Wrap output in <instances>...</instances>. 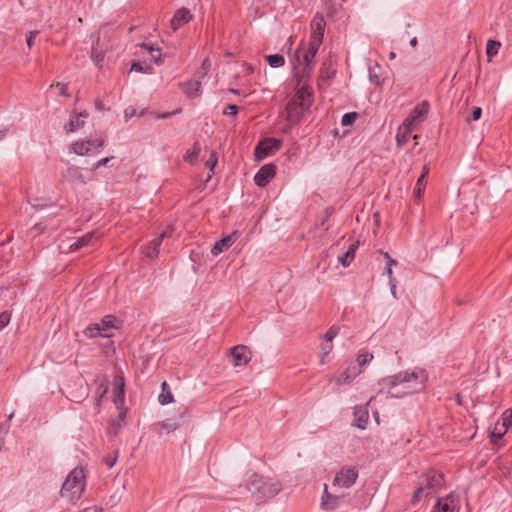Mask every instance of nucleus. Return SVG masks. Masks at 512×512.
Segmentation results:
<instances>
[{"mask_svg":"<svg viewBox=\"0 0 512 512\" xmlns=\"http://www.w3.org/2000/svg\"><path fill=\"white\" fill-rule=\"evenodd\" d=\"M427 380L428 374L426 370L415 368L384 377L379 380L378 384L381 387V391L387 389L388 397L403 398L421 392L425 388Z\"/></svg>","mask_w":512,"mask_h":512,"instance_id":"f257e3e1","label":"nucleus"},{"mask_svg":"<svg viewBox=\"0 0 512 512\" xmlns=\"http://www.w3.org/2000/svg\"><path fill=\"white\" fill-rule=\"evenodd\" d=\"M314 101L313 90L308 85L298 88L286 105L287 121L290 125L299 123Z\"/></svg>","mask_w":512,"mask_h":512,"instance_id":"f03ea898","label":"nucleus"},{"mask_svg":"<svg viewBox=\"0 0 512 512\" xmlns=\"http://www.w3.org/2000/svg\"><path fill=\"white\" fill-rule=\"evenodd\" d=\"M281 489V483L278 480L257 474L253 475V479L248 484V490L258 502H265L274 498Z\"/></svg>","mask_w":512,"mask_h":512,"instance_id":"7ed1b4c3","label":"nucleus"},{"mask_svg":"<svg viewBox=\"0 0 512 512\" xmlns=\"http://www.w3.org/2000/svg\"><path fill=\"white\" fill-rule=\"evenodd\" d=\"M85 473L82 467H75L66 477L60 495L68 501H78L85 489Z\"/></svg>","mask_w":512,"mask_h":512,"instance_id":"20e7f679","label":"nucleus"},{"mask_svg":"<svg viewBox=\"0 0 512 512\" xmlns=\"http://www.w3.org/2000/svg\"><path fill=\"white\" fill-rule=\"evenodd\" d=\"M117 319L113 315H106L100 322L90 324L85 330L84 335L88 338H110L113 336L111 330L116 327Z\"/></svg>","mask_w":512,"mask_h":512,"instance_id":"39448f33","label":"nucleus"},{"mask_svg":"<svg viewBox=\"0 0 512 512\" xmlns=\"http://www.w3.org/2000/svg\"><path fill=\"white\" fill-rule=\"evenodd\" d=\"M106 143V136L101 133L98 137H96L94 140H78L73 142L70 145V151L79 155L84 156L89 154L93 149L96 150V152H100Z\"/></svg>","mask_w":512,"mask_h":512,"instance_id":"423d86ee","label":"nucleus"},{"mask_svg":"<svg viewBox=\"0 0 512 512\" xmlns=\"http://www.w3.org/2000/svg\"><path fill=\"white\" fill-rule=\"evenodd\" d=\"M281 146V140L276 138H265L264 140L260 141L254 149L255 159L257 161H261L277 152Z\"/></svg>","mask_w":512,"mask_h":512,"instance_id":"0eeeda50","label":"nucleus"},{"mask_svg":"<svg viewBox=\"0 0 512 512\" xmlns=\"http://www.w3.org/2000/svg\"><path fill=\"white\" fill-rule=\"evenodd\" d=\"M358 478V470L355 467H343L333 479L332 487L350 488Z\"/></svg>","mask_w":512,"mask_h":512,"instance_id":"6e6552de","label":"nucleus"},{"mask_svg":"<svg viewBox=\"0 0 512 512\" xmlns=\"http://www.w3.org/2000/svg\"><path fill=\"white\" fill-rule=\"evenodd\" d=\"M320 44H316L312 41H309L307 47H300L295 52V57L300 62V58H302V62L304 65V72L308 73L314 65V58L319 50Z\"/></svg>","mask_w":512,"mask_h":512,"instance_id":"1a4fd4ad","label":"nucleus"},{"mask_svg":"<svg viewBox=\"0 0 512 512\" xmlns=\"http://www.w3.org/2000/svg\"><path fill=\"white\" fill-rule=\"evenodd\" d=\"M326 27V21L322 14L317 13L311 21V33L310 40L316 44H322L324 32Z\"/></svg>","mask_w":512,"mask_h":512,"instance_id":"9d476101","label":"nucleus"},{"mask_svg":"<svg viewBox=\"0 0 512 512\" xmlns=\"http://www.w3.org/2000/svg\"><path fill=\"white\" fill-rule=\"evenodd\" d=\"M276 174V166L272 163L262 166L254 176V182L258 187H266Z\"/></svg>","mask_w":512,"mask_h":512,"instance_id":"9b49d317","label":"nucleus"},{"mask_svg":"<svg viewBox=\"0 0 512 512\" xmlns=\"http://www.w3.org/2000/svg\"><path fill=\"white\" fill-rule=\"evenodd\" d=\"M252 353L245 345H237L231 349V358L234 366H244L251 360Z\"/></svg>","mask_w":512,"mask_h":512,"instance_id":"f8f14e48","label":"nucleus"},{"mask_svg":"<svg viewBox=\"0 0 512 512\" xmlns=\"http://www.w3.org/2000/svg\"><path fill=\"white\" fill-rule=\"evenodd\" d=\"M421 485L426 487V494H430L435 492L438 488L443 485V475L434 470H431L426 473L424 476Z\"/></svg>","mask_w":512,"mask_h":512,"instance_id":"ddd939ff","label":"nucleus"},{"mask_svg":"<svg viewBox=\"0 0 512 512\" xmlns=\"http://www.w3.org/2000/svg\"><path fill=\"white\" fill-rule=\"evenodd\" d=\"M165 236V232L155 236L148 244L141 248L142 253L150 259L156 258L158 256L159 248Z\"/></svg>","mask_w":512,"mask_h":512,"instance_id":"4468645a","label":"nucleus"},{"mask_svg":"<svg viewBox=\"0 0 512 512\" xmlns=\"http://www.w3.org/2000/svg\"><path fill=\"white\" fill-rule=\"evenodd\" d=\"M64 177L73 184L85 185L88 182L83 174V170L80 167L69 165L66 169Z\"/></svg>","mask_w":512,"mask_h":512,"instance_id":"2eb2a0df","label":"nucleus"},{"mask_svg":"<svg viewBox=\"0 0 512 512\" xmlns=\"http://www.w3.org/2000/svg\"><path fill=\"white\" fill-rule=\"evenodd\" d=\"M89 114L86 111L75 113L70 120L65 124L64 129L67 133L75 132L76 130L84 127L85 119Z\"/></svg>","mask_w":512,"mask_h":512,"instance_id":"dca6fc26","label":"nucleus"},{"mask_svg":"<svg viewBox=\"0 0 512 512\" xmlns=\"http://www.w3.org/2000/svg\"><path fill=\"white\" fill-rule=\"evenodd\" d=\"M192 18V14L187 8H181L176 11L170 21V26L173 31L178 30L183 24L188 23Z\"/></svg>","mask_w":512,"mask_h":512,"instance_id":"f3484780","label":"nucleus"},{"mask_svg":"<svg viewBox=\"0 0 512 512\" xmlns=\"http://www.w3.org/2000/svg\"><path fill=\"white\" fill-rule=\"evenodd\" d=\"M183 92L189 97V98H195L198 97L201 94V79H192L188 82H185L181 84Z\"/></svg>","mask_w":512,"mask_h":512,"instance_id":"a211bd4d","label":"nucleus"},{"mask_svg":"<svg viewBox=\"0 0 512 512\" xmlns=\"http://www.w3.org/2000/svg\"><path fill=\"white\" fill-rule=\"evenodd\" d=\"M339 500H340L339 496H335L328 492V487L325 484L324 492H323L322 499H321V507L323 509L334 510L338 507Z\"/></svg>","mask_w":512,"mask_h":512,"instance_id":"6ab92c4d","label":"nucleus"},{"mask_svg":"<svg viewBox=\"0 0 512 512\" xmlns=\"http://www.w3.org/2000/svg\"><path fill=\"white\" fill-rule=\"evenodd\" d=\"M233 235L234 234L227 235V236L223 237L222 239H220L219 241H216L214 246L211 249V254L213 256H218L220 253H222L223 251H225L229 247H231L234 242Z\"/></svg>","mask_w":512,"mask_h":512,"instance_id":"aec40b11","label":"nucleus"},{"mask_svg":"<svg viewBox=\"0 0 512 512\" xmlns=\"http://www.w3.org/2000/svg\"><path fill=\"white\" fill-rule=\"evenodd\" d=\"M429 171H430L429 167L427 165H424L423 171L417 179V182H416V185H415L414 191H413V194L417 199H420L424 194L425 187H426L425 179L428 176Z\"/></svg>","mask_w":512,"mask_h":512,"instance_id":"412c9836","label":"nucleus"},{"mask_svg":"<svg viewBox=\"0 0 512 512\" xmlns=\"http://www.w3.org/2000/svg\"><path fill=\"white\" fill-rule=\"evenodd\" d=\"M358 249V242H353L349 245L346 252L338 256V262L343 267H348L355 258L356 250Z\"/></svg>","mask_w":512,"mask_h":512,"instance_id":"4be33fe9","label":"nucleus"},{"mask_svg":"<svg viewBox=\"0 0 512 512\" xmlns=\"http://www.w3.org/2000/svg\"><path fill=\"white\" fill-rule=\"evenodd\" d=\"M94 237H95V233L94 232L86 233L84 236L78 238L75 242L70 244L69 250L74 252V251H77V250H79V249H81L83 247L88 246L92 242Z\"/></svg>","mask_w":512,"mask_h":512,"instance_id":"5701e85b","label":"nucleus"},{"mask_svg":"<svg viewBox=\"0 0 512 512\" xmlns=\"http://www.w3.org/2000/svg\"><path fill=\"white\" fill-rule=\"evenodd\" d=\"M428 111H429V104L427 101H423L414 107L410 116L413 117L417 121H421L427 116Z\"/></svg>","mask_w":512,"mask_h":512,"instance_id":"b1692460","label":"nucleus"},{"mask_svg":"<svg viewBox=\"0 0 512 512\" xmlns=\"http://www.w3.org/2000/svg\"><path fill=\"white\" fill-rule=\"evenodd\" d=\"M354 415L355 421L353 425L359 429H365L369 419L368 412L362 409H355Z\"/></svg>","mask_w":512,"mask_h":512,"instance_id":"393cba45","label":"nucleus"},{"mask_svg":"<svg viewBox=\"0 0 512 512\" xmlns=\"http://www.w3.org/2000/svg\"><path fill=\"white\" fill-rule=\"evenodd\" d=\"M162 393L158 397V401L162 405H167L174 401L173 395L170 391L169 385L166 381H163L161 384Z\"/></svg>","mask_w":512,"mask_h":512,"instance_id":"a878e982","label":"nucleus"},{"mask_svg":"<svg viewBox=\"0 0 512 512\" xmlns=\"http://www.w3.org/2000/svg\"><path fill=\"white\" fill-rule=\"evenodd\" d=\"M200 146L196 142L194 143L193 147L191 149H188L183 157L184 161L190 164L196 163L198 156L200 154Z\"/></svg>","mask_w":512,"mask_h":512,"instance_id":"bb28decb","label":"nucleus"},{"mask_svg":"<svg viewBox=\"0 0 512 512\" xmlns=\"http://www.w3.org/2000/svg\"><path fill=\"white\" fill-rule=\"evenodd\" d=\"M139 46L141 49H145L148 51V53L151 55V60L153 61V63H155L156 65H160L162 63L161 52L159 49H155L153 48L152 45L147 43H142Z\"/></svg>","mask_w":512,"mask_h":512,"instance_id":"cd10ccee","label":"nucleus"},{"mask_svg":"<svg viewBox=\"0 0 512 512\" xmlns=\"http://www.w3.org/2000/svg\"><path fill=\"white\" fill-rule=\"evenodd\" d=\"M411 132H409L408 128H398L397 134H396V144L398 147L404 146L411 137Z\"/></svg>","mask_w":512,"mask_h":512,"instance_id":"c85d7f7f","label":"nucleus"},{"mask_svg":"<svg viewBox=\"0 0 512 512\" xmlns=\"http://www.w3.org/2000/svg\"><path fill=\"white\" fill-rule=\"evenodd\" d=\"M265 58L272 68H279L285 64L284 56L281 54H271L267 55Z\"/></svg>","mask_w":512,"mask_h":512,"instance_id":"c756f323","label":"nucleus"},{"mask_svg":"<svg viewBox=\"0 0 512 512\" xmlns=\"http://www.w3.org/2000/svg\"><path fill=\"white\" fill-rule=\"evenodd\" d=\"M130 71H135V72L144 73V74H152L154 72V68L150 64L147 65V64H142L141 62H134L131 65Z\"/></svg>","mask_w":512,"mask_h":512,"instance_id":"7c9ffc66","label":"nucleus"},{"mask_svg":"<svg viewBox=\"0 0 512 512\" xmlns=\"http://www.w3.org/2000/svg\"><path fill=\"white\" fill-rule=\"evenodd\" d=\"M501 44L496 40H488L486 44V54L489 57L497 55Z\"/></svg>","mask_w":512,"mask_h":512,"instance_id":"2f4dec72","label":"nucleus"},{"mask_svg":"<svg viewBox=\"0 0 512 512\" xmlns=\"http://www.w3.org/2000/svg\"><path fill=\"white\" fill-rule=\"evenodd\" d=\"M373 359V354L367 351H361L357 355V362L359 366L363 367L369 364Z\"/></svg>","mask_w":512,"mask_h":512,"instance_id":"473e14b6","label":"nucleus"},{"mask_svg":"<svg viewBox=\"0 0 512 512\" xmlns=\"http://www.w3.org/2000/svg\"><path fill=\"white\" fill-rule=\"evenodd\" d=\"M426 487H423L421 484L420 486L415 490L411 502L412 504L416 505L422 498L427 497L429 494H426Z\"/></svg>","mask_w":512,"mask_h":512,"instance_id":"72a5a7b5","label":"nucleus"},{"mask_svg":"<svg viewBox=\"0 0 512 512\" xmlns=\"http://www.w3.org/2000/svg\"><path fill=\"white\" fill-rule=\"evenodd\" d=\"M453 509L451 508L450 504L447 503V501L445 500H442V499H438L435 506H434V509H433V512H452Z\"/></svg>","mask_w":512,"mask_h":512,"instance_id":"f704fd0d","label":"nucleus"},{"mask_svg":"<svg viewBox=\"0 0 512 512\" xmlns=\"http://www.w3.org/2000/svg\"><path fill=\"white\" fill-rule=\"evenodd\" d=\"M104 58H105V54L102 51H98L96 49L92 50L91 59L97 67H101V65L104 61Z\"/></svg>","mask_w":512,"mask_h":512,"instance_id":"c9c22d12","label":"nucleus"},{"mask_svg":"<svg viewBox=\"0 0 512 512\" xmlns=\"http://www.w3.org/2000/svg\"><path fill=\"white\" fill-rule=\"evenodd\" d=\"M339 333V327L331 326L328 331L323 335L325 342H332Z\"/></svg>","mask_w":512,"mask_h":512,"instance_id":"e433bc0d","label":"nucleus"},{"mask_svg":"<svg viewBox=\"0 0 512 512\" xmlns=\"http://www.w3.org/2000/svg\"><path fill=\"white\" fill-rule=\"evenodd\" d=\"M357 117L358 114L356 112L345 113L341 119L342 126L351 125L356 120Z\"/></svg>","mask_w":512,"mask_h":512,"instance_id":"4c0bfd02","label":"nucleus"},{"mask_svg":"<svg viewBox=\"0 0 512 512\" xmlns=\"http://www.w3.org/2000/svg\"><path fill=\"white\" fill-rule=\"evenodd\" d=\"M210 67H211V62L208 58H206L202 62V65H201L199 71L197 72V74L199 76L198 78H200V79L204 78L207 75L208 71L210 70Z\"/></svg>","mask_w":512,"mask_h":512,"instance_id":"58836bf2","label":"nucleus"},{"mask_svg":"<svg viewBox=\"0 0 512 512\" xmlns=\"http://www.w3.org/2000/svg\"><path fill=\"white\" fill-rule=\"evenodd\" d=\"M503 426L506 428L512 426V408L506 409L501 416Z\"/></svg>","mask_w":512,"mask_h":512,"instance_id":"ea45409f","label":"nucleus"},{"mask_svg":"<svg viewBox=\"0 0 512 512\" xmlns=\"http://www.w3.org/2000/svg\"><path fill=\"white\" fill-rule=\"evenodd\" d=\"M416 121L413 117H411L410 115L404 120V122L402 123V125L400 126L401 128H408L409 129V132H413V130L415 129V126H416Z\"/></svg>","mask_w":512,"mask_h":512,"instance_id":"a19ab883","label":"nucleus"},{"mask_svg":"<svg viewBox=\"0 0 512 512\" xmlns=\"http://www.w3.org/2000/svg\"><path fill=\"white\" fill-rule=\"evenodd\" d=\"M114 157L111 156V157H105V158H102L100 159L99 161H97L91 168V172H95L97 169H99L100 167L102 166H107L109 164V162L113 159Z\"/></svg>","mask_w":512,"mask_h":512,"instance_id":"79ce46f5","label":"nucleus"},{"mask_svg":"<svg viewBox=\"0 0 512 512\" xmlns=\"http://www.w3.org/2000/svg\"><path fill=\"white\" fill-rule=\"evenodd\" d=\"M333 349V345H332V342H326L325 344H323L321 346V352H322V359H321V363L324 362V359L326 356H328L330 354V352L332 351Z\"/></svg>","mask_w":512,"mask_h":512,"instance_id":"37998d69","label":"nucleus"},{"mask_svg":"<svg viewBox=\"0 0 512 512\" xmlns=\"http://www.w3.org/2000/svg\"><path fill=\"white\" fill-rule=\"evenodd\" d=\"M180 112H181L180 109H176V110L171 111V112H164V113L151 112V114H153L154 117L157 118V119H165V118L170 117L171 115H175V114H178Z\"/></svg>","mask_w":512,"mask_h":512,"instance_id":"c03bdc74","label":"nucleus"},{"mask_svg":"<svg viewBox=\"0 0 512 512\" xmlns=\"http://www.w3.org/2000/svg\"><path fill=\"white\" fill-rule=\"evenodd\" d=\"M238 113V106L235 104H228L226 109L223 111L224 115L236 116Z\"/></svg>","mask_w":512,"mask_h":512,"instance_id":"a18cd8bd","label":"nucleus"},{"mask_svg":"<svg viewBox=\"0 0 512 512\" xmlns=\"http://www.w3.org/2000/svg\"><path fill=\"white\" fill-rule=\"evenodd\" d=\"M10 322V314L7 312L0 313V330L6 327Z\"/></svg>","mask_w":512,"mask_h":512,"instance_id":"49530a36","label":"nucleus"},{"mask_svg":"<svg viewBox=\"0 0 512 512\" xmlns=\"http://www.w3.org/2000/svg\"><path fill=\"white\" fill-rule=\"evenodd\" d=\"M107 393V387H98L96 391L97 400H96V407L98 408L100 406V402L102 397Z\"/></svg>","mask_w":512,"mask_h":512,"instance_id":"de8ad7c7","label":"nucleus"},{"mask_svg":"<svg viewBox=\"0 0 512 512\" xmlns=\"http://www.w3.org/2000/svg\"><path fill=\"white\" fill-rule=\"evenodd\" d=\"M39 34L38 31H31L26 39V43H27V46L29 49H32L33 45H34V39L36 38V36Z\"/></svg>","mask_w":512,"mask_h":512,"instance_id":"09e8293b","label":"nucleus"},{"mask_svg":"<svg viewBox=\"0 0 512 512\" xmlns=\"http://www.w3.org/2000/svg\"><path fill=\"white\" fill-rule=\"evenodd\" d=\"M389 286L392 296L397 299V282L395 278H391L389 281Z\"/></svg>","mask_w":512,"mask_h":512,"instance_id":"8fccbe9b","label":"nucleus"},{"mask_svg":"<svg viewBox=\"0 0 512 512\" xmlns=\"http://www.w3.org/2000/svg\"><path fill=\"white\" fill-rule=\"evenodd\" d=\"M482 109L480 107H474L471 115L473 121H477L481 118Z\"/></svg>","mask_w":512,"mask_h":512,"instance_id":"3c124183","label":"nucleus"},{"mask_svg":"<svg viewBox=\"0 0 512 512\" xmlns=\"http://www.w3.org/2000/svg\"><path fill=\"white\" fill-rule=\"evenodd\" d=\"M57 87H59V94L61 96H69L68 94V85L65 83H57Z\"/></svg>","mask_w":512,"mask_h":512,"instance_id":"603ef678","label":"nucleus"},{"mask_svg":"<svg viewBox=\"0 0 512 512\" xmlns=\"http://www.w3.org/2000/svg\"><path fill=\"white\" fill-rule=\"evenodd\" d=\"M369 79L372 83L374 84H379V77L378 75L374 72V68H369Z\"/></svg>","mask_w":512,"mask_h":512,"instance_id":"864d4df0","label":"nucleus"},{"mask_svg":"<svg viewBox=\"0 0 512 512\" xmlns=\"http://www.w3.org/2000/svg\"><path fill=\"white\" fill-rule=\"evenodd\" d=\"M136 115V108L130 106L125 110V118L126 120Z\"/></svg>","mask_w":512,"mask_h":512,"instance_id":"5fc2aeb1","label":"nucleus"},{"mask_svg":"<svg viewBox=\"0 0 512 512\" xmlns=\"http://www.w3.org/2000/svg\"><path fill=\"white\" fill-rule=\"evenodd\" d=\"M216 163H217V158L214 156V154H212L210 159L207 160L206 166L210 167V170L213 171L214 170V166L216 165Z\"/></svg>","mask_w":512,"mask_h":512,"instance_id":"6e6d98bb","label":"nucleus"},{"mask_svg":"<svg viewBox=\"0 0 512 512\" xmlns=\"http://www.w3.org/2000/svg\"><path fill=\"white\" fill-rule=\"evenodd\" d=\"M117 457H118V453L116 452V455L112 459H109V458L104 459V462L108 466V468H112L115 465V463L117 461Z\"/></svg>","mask_w":512,"mask_h":512,"instance_id":"4d7b16f0","label":"nucleus"},{"mask_svg":"<svg viewBox=\"0 0 512 512\" xmlns=\"http://www.w3.org/2000/svg\"><path fill=\"white\" fill-rule=\"evenodd\" d=\"M384 257L387 259V265H390V267H392L393 265H397V261L391 258L389 253L385 252Z\"/></svg>","mask_w":512,"mask_h":512,"instance_id":"13d9d810","label":"nucleus"},{"mask_svg":"<svg viewBox=\"0 0 512 512\" xmlns=\"http://www.w3.org/2000/svg\"><path fill=\"white\" fill-rule=\"evenodd\" d=\"M503 434L499 433V434H495V433H492L491 435V441L493 443H497V440H500L502 438Z\"/></svg>","mask_w":512,"mask_h":512,"instance_id":"bf43d9fd","label":"nucleus"},{"mask_svg":"<svg viewBox=\"0 0 512 512\" xmlns=\"http://www.w3.org/2000/svg\"><path fill=\"white\" fill-rule=\"evenodd\" d=\"M386 274L388 275L389 277V281L391 280V278H393V271H392V267H390V265H387L386 267Z\"/></svg>","mask_w":512,"mask_h":512,"instance_id":"052dcab7","label":"nucleus"},{"mask_svg":"<svg viewBox=\"0 0 512 512\" xmlns=\"http://www.w3.org/2000/svg\"><path fill=\"white\" fill-rule=\"evenodd\" d=\"M8 134V129L0 130V141L4 140Z\"/></svg>","mask_w":512,"mask_h":512,"instance_id":"680f3d73","label":"nucleus"},{"mask_svg":"<svg viewBox=\"0 0 512 512\" xmlns=\"http://www.w3.org/2000/svg\"><path fill=\"white\" fill-rule=\"evenodd\" d=\"M95 106L98 110H103L104 109V106H103V103L102 101L100 100H97L96 103H95Z\"/></svg>","mask_w":512,"mask_h":512,"instance_id":"e2e57ef3","label":"nucleus"},{"mask_svg":"<svg viewBox=\"0 0 512 512\" xmlns=\"http://www.w3.org/2000/svg\"><path fill=\"white\" fill-rule=\"evenodd\" d=\"M125 417H126V413L125 412H120V414H119V426L121 425V422H123L125 420Z\"/></svg>","mask_w":512,"mask_h":512,"instance_id":"0e129e2a","label":"nucleus"},{"mask_svg":"<svg viewBox=\"0 0 512 512\" xmlns=\"http://www.w3.org/2000/svg\"><path fill=\"white\" fill-rule=\"evenodd\" d=\"M418 41H417V37H413L411 40H410V45L412 47H415L417 45Z\"/></svg>","mask_w":512,"mask_h":512,"instance_id":"69168bd1","label":"nucleus"},{"mask_svg":"<svg viewBox=\"0 0 512 512\" xmlns=\"http://www.w3.org/2000/svg\"><path fill=\"white\" fill-rule=\"evenodd\" d=\"M395 58H396V53H395V52H393V51H391V52L389 53V59H390V60H393V59H395Z\"/></svg>","mask_w":512,"mask_h":512,"instance_id":"338daca9","label":"nucleus"},{"mask_svg":"<svg viewBox=\"0 0 512 512\" xmlns=\"http://www.w3.org/2000/svg\"><path fill=\"white\" fill-rule=\"evenodd\" d=\"M229 91H230L231 93H233V94H236V95H238V94H239V91H238L237 89H233V88H231V89H229Z\"/></svg>","mask_w":512,"mask_h":512,"instance_id":"774afa93","label":"nucleus"}]
</instances>
